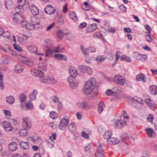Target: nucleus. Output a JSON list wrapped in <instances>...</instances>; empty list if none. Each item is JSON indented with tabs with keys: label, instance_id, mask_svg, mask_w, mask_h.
<instances>
[{
	"label": "nucleus",
	"instance_id": "obj_1",
	"mask_svg": "<svg viewBox=\"0 0 157 157\" xmlns=\"http://www.w3.org/2000/svg\"><path fill=\"white\" fill-rule=\"evenodd\" d=\"M96 85V81L93 78H90L85 83L83 91L86 94H89L94 90Z\"/></svg>",
	"mask_w": 157,
	"mask_h": 157
},
{
	"label": "nucleus",
	"instance_id": "obj_2",
	"mask_svg": "<svg viewBox=\"0 0 157 157\" xmlns=\"http://www.w3.org/2000/svg\"><path fill=\"white\" fill-rule=\"evenodd\" d=\"M44 46L47 48L46 56H48L52 54V49L53 46L51 40H46L44 42Z\"/></svg>",
	"mask_w": 157,
	"mask_h": 157
},
{
	"label": "nucleus",
	"instance_id": "obj_3",
	"mask_svg": "<svg viewBox=\"0 0 157 157\" xmlns=\"http://www.w3.org/2000/svg\"><path fill=\"white\" fill-rule=\"evenodd\" d=\"M76 105L78 107L83 110H88L93 106L92 103H87L83 101H81L78 102Z\"/></svg>",
	"mask_w": 157,
	"mask_h": 157
},
{
	"label": "nucleus",
	"instance_id": "obj_4",
	"mask_svg": "<svg viewBox=\"0 0 157 157\" xmlns=\"http://www.w3.org/2000/svg\"><path fill=\"white\" fill-rule=\"evenodd\" d=\"M31 119L29 117H25L22 118V125L24 127L29 129L31 127Z\"/></svg>",
	"mask_w": 157,
	"mask_h": 157
},
{
	"label": "nucleus",
	"instance_id": "obj_5",
	"mask_svg": "<svg viewBox=\"0 0 157 157\" xmlns=\"http://www.w3.org/2000/svg\"><path fill=\"white\" fill-rule=\"evenodd\" d=\"M67 81L71 88L75 89L78 86V83L77 81L72 76H69L67 78Z\"/></svg>",
	"mask_w": 157,
	"mask_h": 157
},
{
	"label": "nucleus",
	"instance_id": "obj_6",
	"mask_svg": "<svg viewBox=\"0 0 157 157\" xmlns=\"http://www.w3.org/2000/svg\"><path fill=\"white\" fill-rule=\"evenodd\" d=\"M114 82L119 85H122L125 82V79L121 75H117L115 76L113 79Z\"/></svg>",
	"mask_w": 157,
	"mask_h": 157
},
{
	"label": "nucleus",
	"instance_id": "obj_7",
	"mask_svg": "<svg viewBox=\"0 0 157 157\" xmlns=\"http://www.w3.org/2000/svg\"><path fill=\"white\" fill-rule=\"evenodd\" d=\"M114 123V127L117 128H121L126 124V121H123L121 117H120V119H118L115 121Z\"/></svg>",
	"mask_w": 157,
	"mask_h": 157
},
{
	"label": "nucleus",
	"instance_id": "obj_8",
	"mask_svg": "<svg viewBox=\"0 0 157 157\" xmlns=\"http://www.w3.org/2000/svg\"><path fill=\"white\" fill-rule=\"evenodd\" d=\"M21 25L22 27L28 30H33L34 29L33 25L25 21L22 22Z\"/></svg>",
	"mask_w": 157,
	"mask_h": 157
},
{
	"label": "nucleus",
	"instance_id": "obj_9",
	"mask_svg": "<svg viewBox=\"0 0 157 157\" xmlns=\"http://www.w3.org/2000/svg\"><path fill=\"white\" fill-rule=\"evenodd\" d=\"M26 0H19L18 1L19 5L17 6L15 10L16 11L22 12L23 11L22 7L26 3Z\"/></svg>",
	"mask_w": 157,
	"mask_h": 157
},
{
	"label": "nucleus",
	"instance_id": "obj_10",
	"mask_svg": "<svg viewBox=\"0 0 157 157\" xmlns=\"http://www.w3.org/2000/svg\"><path fill=\"white\" fill-rule=\"evenodd\" d=\"M21 12L17 11V13L14 14L13 21L15 22H18L21 24V21L23 19L22 17L19 14V13Z\"/></svg>",
	"mask_w": 157,
	"mask_h": 157
},
{
	"label": "nucleus",
	"instance_id": "obj_11",
	"mask_svg": "<svg viewBox=\"0 0 157 157\" xmlns=\"http://www.w3.org/2000/svg\"><path fill=\"white\" fill-rule=\"evenodd\" d=\"M55 9L51 5L47 6L44 9L45 12L49 14L53 13L55 12Z\"/></svg>",
	"mask_w": 157,
	"mask_h": 157
},
{
	"label": "nucleus",
	"instance_id": "obj_12",
	"mask_svg": "<svg viewBox=\"0 0 157 157\" xmlns=\"http://www.w3.org/2000/svg\"><path fill=\"white\" fill-rule=\"evenodd\" d=\"M21 61L23 64L30 66H33L34 64L33 61L29 58H24L21 59Z\"/></svg>",
	"mask_w": 157,
	"mask_h": 157
},
{
	"label": "nucleus",
	"instance_id": "obj_13",
	"mask_svg": "<svg viewBox=\"0 0 157 157\" xmlns=\"http://www.w3.org/2000/svg\"><path fill=\"white\" fill-rule=\"evenodd\" d=\"M68 122L69 121L67 119L65 118H63L60 122L59 128L61 130H63L64 128L67 126Z\"/></svg>",
	"mask_w": 157,
	"mask_h": 157
},
{
	"label": "nucleus",
	"instance_id": "obj_14",
	"mask_svg": "<svg viewBox=\"0 0 157 157\" xmlns=\"http://www.w3.org/2000/svg\"><path fill=\"white\" fill-rule=\"evenodd\" d=\"M68 71L70 75V76H72L73 78H75L77 75V70L73 67H68Z\"/></svg>",
	"mask_w": 157,
	"mask_h": 157
},
{
	"label": "nucleus",
	"instance_id": "obj_15",
	"mask_svg": "<svg viewBox=\"0 0 157 157\" xmlns=\"http://www.w3.org/2000/svg\"><path fill=\"white\" fill-rule=\"evenodd\" d=\"M23 105L21 106V108L25 111L27 109H29L32 110L33 109V105L31 102L29 101L26 104H22Z\"/></svg>",
	"mask_w": 157,
	"mask_h": 157
},
{
	"label": "nucleus",
	"instance_id": "obj_16",
	"mask_svg": "<svg viewBox=\"0 0 157 157\" xmlns=\"http://www.w3.org/2000/svg\"><path fill=\"white\" fill-rule=\"evenodd\" d=\"M102 144L99 145L97 149V153L95 155L96 157H102L103 155L102 149L101 148Z\"/></svg>",
	"mask_w": 157,
	"mask_h": 157
},
{
	"label": "nucleus",
	"instance_id": "obj_17",
	"mask_svg": "<svg viewBox=\"0 0 157 157\" xmlns=\"http://www.w3.org/2000/svg\"><path fill=\"white\" fill-rule=\"evenodd\" d=\"M30 72L32 75L36 77H39V76L44 75V72L40 71L38 69H33Z\"/></svg>",
	"mask_w": 157,
	"mask_h": 157
},
{
	"label": "nucleus",
	"instance_id": "obj_18",
	"mask_svg": "<svg viewBox=\"0 0 157 157\" xmlns=\"http://www.w3.org/2000/svg\"><path fill=\"white\" fill-rule=\"evenodd\" d=\"M98 25L97 24H92L89 25L86 30V33H90L95 30L97 29Z\"/></svg>",
	"mask_w": 157,
	"mask_h": 157
},
{
	"label": "nucleus",
	"instance_id": "obj_19",
	"mask_svg": "<svg viewBox=\"0 0 157 157\" xmlns=\"http://www.w3.org/2000/svg\"><path fill=\"white\" fill-rule=\"evenodd\" d=\"M8 148L10 151H13L17 149V145L15 142H12L9 144Z\"/></svg>",
	"mask_w": 157,
	"mask_h": 157
},
{
	"label": "nucleus",
	"instance_id": "obj_20",
	"mask_svg": "<svg viewBox=\"0 0 157 157\" xmlns=\"http://www.w3.org/2000/svg\"><path fill=\"white\" fill-rule=\"evenodd\" d=\"M47 64L45 63H40L38 64V68L40 71L43 72V71H45L47 69Z\"/></svg>",
	"mask_w": 157,
	"mask_h": 157
},
{
	"label": "nucleus",
	"instance_id": "obj_21",
	"mask_svg": "<svg viewBox=\"0 0 157 157\" xmlns=\"http://www.w3.org/2000/svg\"><path fill=\"white\" fill-rule=\"evenodd\" d=\"M30 10L32 13L34 15H38L39 13V10L37 7L34 5L31 6Z\"/></svg>",
	"mask_w": 157,
	"mask_h": 157
},
{
	"label": "nucleus",
	"instance_id": "obj_22",
	"mask_svg": "<svg viewBox=\"0 0 157 157\" xmlns=\"http://www.w3.org/2000/svg\"><path fill=\"white\" fill-rule=\"evenodd\" d=\"M27 48L28 50L31 52L36 53V54L38 55H42L43 56L44 55L43 53H39L36 52L37 50V48L35 45H31L29 46Z\"/></svg>",
	"mask_w": 157,
	"mask_h": 157
},
{
	"label": "nucleus",
	"instance_id": "obj_23",
	"mask_svg": "<svg viewBox=\"0 0 157 157\" xmlns=\"http://www.w3.org/2000/svg\"><path fill=\"white\" fill-rule=\"evenodd\" d=\"M24 66L21 64H17L14 68L15 71L17 73H20L22 72L24 69Z\"/></svg>",
	"mask_w": 157,
	"mask_h": 157
},
{
	"label": "nucleus",
	"instance_id": "obj_24",
	"mask_svg": "<svg viewBox=\"0 0 157 157\" xmlns=\"http://www.w3.org/2000/svg\"><path fill=\"white\" fill-rule=\"evenodd\" d=\"M145 131L149 137H154L155 135V132L154 130L151 128H147Z\"/></svg>",
	"mask_w": 157,
	"mask_h": 157
},
{
	"label": "nucleus",
	"instance_id": "obj_25",
	"mask_svg": "<svg viewBox=\"0 0 157 157\" xmlns=\"http://www.w3.org/2000/svg\"><path fill=\"white\" fill-rule=\"evenodd\" d=\"M38 94V91L37 90L34 89L32 93H31L29 95V97L31 100H36V96Z\"/></svg>",
	"mask_w": 157,
	"mask_h": 157
},
{
	"label": "nucleus",
	"instance_id": "obj_26",
	"mask_svg": "<svg viewBox=\"0 0 157 157\" xmlns=\"http://www.w3.org/2000/svg\"><path fill=\"white\" fill-rule=\"evenodd\" d=\"M107 142L109 144H118L119 141L115 138L110 137L107 140Z\"/></svg>",
	"mask_w": 157,
	"mask_h": 157
},
{
	"label": "nucleus",
	"instance_id": "obj_27",
	"mask_svg": "<svg viewBox=\"0 0 157 157\" xmlns=\"http://www.w3.org/2000/svg\"><path fill=\"white\" fill-rule=\"evenodd\" d=\"M28 36L22 34H19L18 35V39L20 42H23L26 41L28 38Z\"/></svg>",
	"mask_w": 157,
	"mask_h": 157
},
{
	"label": "nucleus",
	"instance_id": "obj_28",
	"mask_svg": "<svg viewBox=\"0 0 157 157\" xmlns=\"http://www.w3.org/2000/svg\"><path fill=\"white\" fill-rule=\"evenodd\" d=\"M136 79L138 81H142L144 82L146 81V77L143 74H141L137 75L136 77Z\"/></svg>",
	"mask_w": 157,
	"mask_h": 157
},
{
	"label": "nucleus",
	"instance_id": "obj_29",
	"mask_svg": "<svg viewBox=\"0 0 157 157\" xmlns=\"http://www.w3.org/2000/svg\"><path fill=\"white\" fill-rule=\"evenodd\" d=\"M26 96L24 94H21L19 96V101L21 103V106L22 104H24L25 103Z\"/></svg>",
	"mask_w": 157,
	"mask_h": 157
},
{
	"label": "nucleus",
	"instance_id": "obj_30",
	"mask_svg": "<svg viewBox=\"0 0 157 157\" xmlns=\"http://www.w3.org/2000/svg\"><path fill=\"white\" fill-rule=\"evenodd\" d=\"M106 58L104 56H98L96 58L95 60L98 63H101Z\"/></svg>",
	"mask_w": 157,
	"mask_h": 157
},
{
	"label": "nucleus",
	"instance_id": "obj_31",
	"mask_svg": "<svg viewBox=\"0 0 157 157\" xmlns=\"http://www.w3.org/2000/svg\"><path fill=\"white\" fill-rule=\"evenodd\" d=\"M47 78V83L53 84L57 83V80L53 77H48Z\"/></svg>",
	"mask_w": 157,
	"mask_h": 157
},
{
	"label": "nucleus",
	"instance_id": "obj_32",
	"mask_svg": "<svg viewBox=\"0 0 157 157\" xmlns=\"http://www.w3.org/2000/svg\"><path fill=\"white\" fill-rule=\"evenodd\" d=\"M150 90L151 94L153 95H155L157 93V87L155 85L151 86L149 88Z\"/></svg>",
	"mask_w": 157,
	"mask_h": 157
},
{
	"label": "nucleus",
	"instance_id": "obj_33",
	"mask_svg": "<svg viewBox=\"0 0 157 157\" xmlns=\"http://www.w3.org/2000/svg\"><path fill=\"white\" fill-rule=\"evenodd\" d=\"M3 126L6 131H10L12 130L11 126L7 122H4L3 124Z\"/></svg>",
	"mask_w": 157,
	"mask_h": 157
},
{
	"label": "nucleus",
	"instance_id": "obj_34",
	"mask_svg": "<svg viewBox=\"0 0 157 157\" xmlns=\"http://www.w3.org/2000/svg\"><path fill=\"white\" fill-rule=\"evenodd\" d=\"M68 129L71 132H75L76 129V127L75 124L73 123H71L68 126Z\"/></svg>",
	"mask_w": 157,
	"mask_h": 157
},
{
	"label": "nucleus",
	"instance_id": "obj_35",
	"mask_svg": "<svg viewBox=\"0 0 157 157\" xmlns=\"http://www.w3.org/2000/svg\"><path fill=\"white\" fill-rule=\"evenodd\" d=\"M147 56L145 55H141V54H138L137 56V59L139 60L142 61H145L147 60Z\"/></svg>",
	"mask_w": 157,
	"mask_h": 157
},
{
	"label": "nucleus",
	"instance_id": "obj_36",
	"mask_svg": "<svg viewBox=\"0 0 157 157\" xmlns=\"http://www.w3.org/2000/svg\"><path fill=\"white\" fill-rule=\"evenodd\" d=\"M54 56L59 60H63L64 61H66L67 60V58L65 56L61 54H56L54 55Z\"/></svg>",
	"mask_w": 157,
	"mask_h": 157
},
{
	"label": "nucleus",
	"instance_id": "obj_37",
	"mask_svg": "<svg viewBox=\"0 0 157 157\" xmlns=\"http://www.w3.org/2000/svg\"><path fill=\"white\" fill-rule=\"evenodd\" d=\"M27 130L28 129L26 128L20 130L19 132L20 136H26L28 134Z\"/></svg>",
	"mask_w": 157,
	"mask_h": 157
},
{
	"label": "nucleus",
	"instance_id": "obj_38",
	"mask_svg": "<svg viewBox=\"0 0 157 157\" xmlns=\"http://www.w3.org/2000/svg\"><path fill=\"white\" fill-rule=\"evenodd\" d=\"M112 134V132L111 130H108L105 132L103 136L104 138L108 140L111 137Z\"/></svg>",
	"mask_w": 157,
	"mask_h": 157
},
{
	"label": "nucleus",
	"instance_id": "obj_39",
	"mask_svg": "<svg viewBox=\"0 0 157 157\" xmlns=\"http://www.w3.org/2000/svg\"><path fill=\"white\" fill-rule=\"evenodd\" d=\"M20 145L23 149L25 150L28 149L29 147V144L24 141H21L20 143Z\"/></svg>",
	"mask_w": 157,
	"mask_h": 157
},
{
	"label": "nucleus",
	"instance_id": "obj_40",
	"mask_svg": "<svg viewBox=\"0 0 157 157\" xmlns=\"http://www.w3.org/2000/svg\"><path fill=\"white\" fill-rule=\"evenodd\" d=\"M131 101L134 103H138L140 104H142L143 101L140 98L135 97L131 99Z\"/></svg>",
	"mask_w": 157,
	"mask_h": 157
},
{
	"label": "nucleus",
	"instance_id": "obj_41",
	"mask_svg": "<svg viewBox=\"0 0 157 157\" xmlns=\"http://www.w3.org/2000/svg\"><path fill=\"white\" fill-rule=\"evenodd\" d=\"M6 100L7 103L12 104L14 102V98L12 96H9L6 98Z\"/></svg>",
	"mask_w": 157,
	"mask_h": 157
},
{
	"label": "nucleus",
	"instance_id": "obj_42",
	"mask_svg": "<svg viewBox=\"0 0 157 157\" xmlns=\"http://www.w3.org/2000/svg\"><path fill=\"white\" fill-rule=\"evenodd\" d=\"M69 15L70 17L72 19L76 21L78 20V18L76 16L75 13L73 11L69 12Z\"/></svg>",
	"mask_w": 157,
	"mask_h": 157
},
{
	"label": "nucleus",
	"instance_id": "obj_43",
	"mask_svg": "<svg viewBox=\"0 0 157 157\" xmlns=\"http://www.w3.org/2000/svg\"><path fill=\"white\" fill-rule=\"evenodd\" d=\"M68 33H64L62 30H59L57 31L56 34L57 36L59 39H62L64 36V35H67Z\"/></svg>",
	"mask_w": 157,
	"mask_h": 157
},
{
	"label": "nucleus",
	"instance_id": "obj_44",
	"mask_svg": "<svg viewBox=\"0 0 157 157\" xmlns=\"http://www.w3.org/2000/svg\"><path fill=\"white\" fill-rule=\"evenodd\" d=\"M92 94L90 95L89 97V98L90 100H93L97 98L98 95V91L97 89L95 91L93 90Z\"/></svg>",
	"mask_w": 157,
	"mask_h": 157
},
{
	"label": "nucleus",
	"instance_id": "obj_45",
	"mask_svg": "<svg viewBox=\"0 0 157 157\" xmlns=\"http://www.w3.org/2000/svg\"><path fill=\"white\" fill-rule=\"evenodd\" d=\"M80 48L82 52L85 57L89 55L88 52L89 51V49H88L84 48L83 47V46L82 45L80 46Z\"/></svg>",
	"mask_w": 157,
	"mask_h": 157
},
{
	"label": "nucleus",
	"instance_id": "obj_46",
	"mask_svg": "<svg viewBox=\"0 0 157 157\" xmlns=\"http://www.w3.org/2000/svg\"><path fill=\"white\" fill-rule=\"evenodd\" d=\"M146 104L151 108L154 107L155 103L151 99H147L145 100Z\"/></svg>",
	"mask_w": 157,
	"mask_h": 157
},
{
	"label": "nucleus",
	"instance_id": "obj_47",
	"mask_svg": "<svg viewBox=\"0 0 157 157\" xmlns=\"http://www.w3.org/2000/svg\"><path fill=\"white\" fill-rule=\"evenodd\" d=\"M105 107L104 104L103 102H100L98 104V111L99 113H101Z\"/></svg>",
	"mask_w": 157,
	"mask_h": 157
},
{
	"label": "nucleus",
	"instance_id": "obj_48",
	"mask_svg": "<svg viewBox=\"0 0 157 157\" xmlns=\"http://www.w3.org/2000/svg\"><path fill=\"white\" fill-rule=\"evenodd\" d=\"M87 66L81 65L78 67L79 71L81 72L84 73H86V68Z\"/></svg>",
	"mask_w": 157,
	"mask_h": 157
},
{
	"label": "nucleus",
	"instance_id": "obj_49",
	"mask_svg": "<svg viewBox=\"0 0 157 157\" xmlns=\"http://www.w3.org/2000/svg\"><path fill=\"white\" fill-rule=\"evenodd\" d=\"M121 52L119 51H117L116 53V58L114 61V63L113 64V67L117 63L119 58L121 57Z\"/></svg>",
	"mask_w": 157,
	"mask_h": 157
},
{
	"label": "nucleus",
	"instance_id": "obj_50",
	"mask_svg": "<svg viewBox=\"0 0 157 157\" xmlns=\"http://www.w3.org/2000/svg\"><path fill=\"white\" fill-rule=\"evenodd\" d=\"M6 6L7 9H11L13 6L12 1L10 0H7L6 2Z\"/></svg>",
	"mask_w": 157,
	"mask_h": 157
},
{
	"label": "nucleus",
	"instance_id": "obj_51",
	"mask_svg": "<svg viewBox=\"0 0 157 157\" xmlns=\"http://www.w3.org/2000/svg\"><path fill=\"white\" fill-rule=\"evenodd\" d=\"M124 59L128 62H131L132 61L131 59L128 57L124 55L121 56L120 57V60L122 61Z\"/></svg>",
	"mask_w": 157,
	"mask_h": 157
},
{
	"label": "nucleus",
	"instance_id": "obj_52",
	"mask_svg": "<svg viewBox=\"0 0 157 157\" xmlns=\"http://www.w3.org/2000/svg\"><path fill=\"white\" fill-rule=\"evenodd\" d=\"M39 77H40L39 80L40 82H44L45 83H47V78L48 77H44L43 75L42 76H39Z\"/></svg>",
	"mask_w": 157,
	"mask_h": 157
},
{
	"label": "nucleus",
	"instance_id": "obj_53",
	"mask_svg": "<svg viewBox=\"0 0 157 157\" xmlns=\"http://www.w3.org/2000/svg\"><path fill=\"white\" fill-rule=\"evenodd\" d=\"M50 117L53 119L56 118L58 117V115L56 112L54 111H52L50 112Z\"/></svg>",
	"mask_w": 157,
	"mask_h": 157
},
{
	"label": "nucleus",
	"instance_id": "obj_54",
	"mask_svg": "<svg viewBox=\"0 0 157 157\" xmlns=\"http://www.w3.org/2000/svg\"><path fill=\"white\" fill-rule=\"evenodd\" d=\"M145 39L147 41L150 42H151L153 40V37L151 36L149 33H146Z\"/></svg>",
	"mask_w": 157,
	"mask_h": 157
},
{
	"label": "nucleus",
	"instance_id": "obj_55",
	"mask_svg": "<svg viewBox=\"0 0 157 157\" xmlns=\"http://www.w3.org/2000/svg\"><path fill=\"white\" fill-rule=\"evenodd\" d=\"M13 45L14 48L18 52H20L22 51L19 45L15 44H14Z\"/></svg>",
	"mask_w": 157,
	"mask_h": 157
},
{
	"label": "nucleus",
	"instance_id": "obj_56",
	"mask_svg": "<svg viewBox=\"0 0 157 157\" xmlns=\"http://www.w3.org/2000/svg\"><path fill=\"white\" fill-rule=\"evenodd\" d=\"M85 57L86 62L90 64L91 63V60L92 59V58H93V57H89V55L85 56Z\"/></svg>",
	"mask_w": 157,
	"mask_h": 157
},
{
	"label": "nucleus",
	"instance_id": "obj_57",
	"mask_svg": "<svg viewBox=\"0 0 157 157\" xmlns=\"http://www.w3.org/2000/svg\"><path fill=\"white\" fill-rule=\"evenodd\" d=\"M101 34L99 33H96L93 34V36L95 38H99L101 37Z\"/></svg>",
	"mask_w": 157,
	"mask_h": 157
},
{
	"label": "nucleus",
	"instance_id": "obj_58",
	"mask_svg": "<svg viewBox=\"0 0 157 157\" xmlns=\"http://www.w3.org/2000/svg\"><path fill=\"white\" fill-rule=\"evenodd\" d=\"M1 35L3 37L9 38L10 36V33L9 32L6 31L4 32H3Z\"/></svg>",
	"mask_w": 157,
	"mask_h": 157
},
{
	"label": "nucleus",
	"instance_id": "obj_59",
	"mask_svg": "<svg viewBox=\"0 0 157 157\" xmlns=\"http://www.w3.org/2000/svg\"><path fill=\"white\" fill-rule=\"evenodd\" d=\"M153 119V116L151 114H149L147 117V121L149 122L152 123V120Z\"/></svg>",
	"mask_w": 157,
	"mask_h": 157
},
{
	"label": "nucleus",
	"instance_id": "obj_60",
	"mask_svg": "<svg viewBox=\"0 0 157 157\" xmlns=\"http://www.w3.org/2000/svg\"><path fill=\"white\" fill-rule=\"evenodd\" d=\"M105 94L108 95H113L115 94V93L112 92L110 90H108L106 91Z\"/></svg>",
	"mask_w": 157,
	"mask_h": 157
},
{
	"label": "nucleus",
	"instance_id": "obj_61",
	"mask_svg": "<svg viewBox=\"0 0 157 157\" xmlns=\"http://www.w3.org/2000/svg\"><path fill=\"white\" fill-rule=\"evenodd\" d=\"M52 101L55 102H59V99L56 96H52L51 97Z\"/></svg>",
	"mask_w": 157,
	"mask_h": 157
},
{
	"label": "nucleus",
	"instance_id": "obj_62",
	"mask_svg": "<svg viewBox=\"0 0 157 157\" xmlns=\"http://www.w3.org/2000/svg\"><path fill=\"white\" fill-rule=\"evenodd\" d=\"M52 53L54 52H61V50L59 49V46H57V47L56 48H53V49H52Z\"/></svg>",
	"mask_w": 157,
	"mask_h": 157
},
{
	"label": "nucleus",
	"instance_id": "obj_63",
	"mask_svg": "<svg viewBox=\"0 0 157 157\" xmlns=\"http://www.w3.org/2000/svg\"><path fill=\"white\" fill-rule=\"evenodd\" d=\"M86 73H87L88 74L91 75L92 73L91 68L87 66L86 68Z\"/></svg>",
	"mask_w": 157,
	"mask_h": 157
},
{
	"label": "nucleus",
	"instance_id": "obj_64",
	"mask_svg": "<svg viewBox=\"0 0 157 157\" xmlns=\"http://www.w3.org/2000/svg\"><path fill=\"white\" fill-rule=\"evenodd\" d=\"M3 111L4 112L5 114L6 117L8 119L10 117H8V116H11L10 111L9 110H3Z\"/></svg>",
	"mask_w": 157,
	"mask_h": 157
}]
</instances>
